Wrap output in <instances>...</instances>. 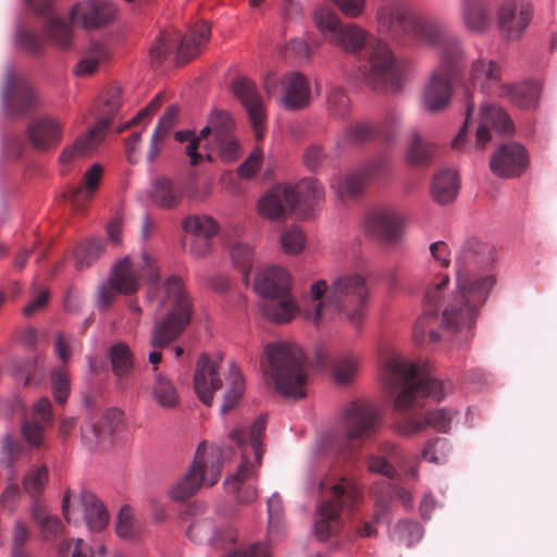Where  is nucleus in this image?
Instances as JSON below:
<instances>
[{
	"mask_svg": "<svg viewBox=\"0 0 557 557\" xmlns=\"http://www.w3.org/2000/svg\"><path fill=\"white\" fill-rule=\"evenodd\" d=\"M180 35L175 30L161 33L150 47V58L153 62L162 61L178 41Z\"/></svg>",
	"mask_w": 557,
	"mask_h": 557,
	"instance_id": "c03bdc74",
	"label": "nucleus"
},
{
	"mask_svg": "<svg viewBox=\"0 0 557 557\" xmlns=\"http://www.w3.org/2000/svg\"><path fill=\"white\" fill-rule=\"evenodd\" d=\"M326 107L334 119H345L349 113V100L338 87H332L327 91Z\"/></svg>",
	"mask_w": 557,
	"mask_h": 557,
	"instance_id": "37998d69",
	"label": "nucleus"
},
{
	"mask_svg": "<svg viewBox=\"0 0 557 557\" xmlns=\"http://www.w3.org/2000/svg\"><path fill=\"white\" fill-rule=\"evenodd\" d=\"M81 505L87 527L90 531L103 530L109 521V513L103 504L90 492L81 493Z\"/></svg>",
	"mask_w": 557,
	"mask_h": 557,
	"instance_id": "cd10ccee",
	"label": "nucleus"
},
{
	"mask_svg": "<svg viewBox=\"0 0 557 557\" xmlns=\"http://www.w3.org/2000/svg\"><path fill=\"white\" fill-rule=\"evenodd\" d=\"M139 270L148 278L147 290L150 285H162L169 278L166 277L163 282H159L160 270L156 260L147 252H143L140 264L133 263L129 257H125L117 261L111 271L109 280L119 293L125 295L134 294L138 290L140 285Z\"/></svg>",
	"mask_w": 557,
	"mask_h": 557,
	"instance_id": "0eeeda50",
	"label": "nucleus"
},
{
	"mask_svg": "<svg viewBox=\"0 0 557 557\" xmlns=\"http://www.w3.org/2000/svg\"><path fill=\"white\" fill-rule=\"evenodd\" d=\"M233 91L247 110L257 136L261 137L265 114L256 85L247 78H238L233 83Z\"/></svg>",
	"mask_w": 557,
	"mask_h": 557,
	"instance_id": "dca6fc26",
	"label": "nucleus"
},
{
	"mask_svg": "<svg viewBox=\"0 0 557 557\" xmlns=\"http://www.w3.org/2000/svg\"><path fill=\"white\" fill-rule=\"evenodd\" d=\"M183 228L193 235L190 251L196 257H202L210 252V239L219 232V223L210 215H189L183 221Z\"/></svg>",
	"mask_w": 557,
	"mask_h": 557,
	"instance_id": "4468645a",
	"label": "nucleus"
},
{
	"mask_svg": "<svg viewBox=\"0 0 557 557\" xmlns=\"http://www.w3.org/2000/svg\"><path fill=\"white\" fill-rule=\"evenodd\" d=\"M28 133L35 147L39 149H47L60 143L62 137V125L54 119L45 117L33 123Z\"/></svg>",
	"mask_w": 557,
	"mask_h": 557,
	"instance_id": "a878e982",
	"label": "nucleus"
},
{
	"mask_svg": "<svg viewBox=\"0 0 557 557\" xmlns=\"http://www.w3.org/2000/svg\"><path fill=\"white\" fill-rule=\"evenodd\" d=\"M211 37V27L207 23H201L191 27L183 38H181L177 49L178 59L188 61L197 57L207 46Z\"/></svg>",
	"mask_w": 557,
	"mask_h": 557,
	"instance_id": "393cba45",
	"label": "nucleus"
},
{
	"mask_svg": "<svg viewBox=\"0 0 557 557\" xmlns=\"http://www.w3.org/2000/svg\"><path fill=\"white\" fill-rule=\"evenodd\" d=\"M290 285L292 275L286 269L278 265L261 269L253 283L255 290L259 293L263 299L289 292Z\"/></svg>",
	"mask_w": 557,
	"mask_h": 557,
	"instance_id": "f3484780",
	"label": "nucleus"
},
{
	"mask_svg": "<svg viewBox=\"0 0 557 557\" xmlns=\"http://www.w3.org/2000/svg\"><path fill=\"white\" fill-rule=\"evenodd\" d=\"M245 391V383L240 370L232 363L228 371V387L221 406L223 412L231 410L236 406Z\"/></svg>",
	"mask_w": 557,
	"mask_h": 557,
	"instance_id": "e433bc0d",
	"label": "nucleus"
},
{
	"mask_svg": "<svg viewBox=\"0 0 557 557\" xmlns=\"http://www.w3.org/2000/svg\"><path fill=\"white\" fill-rule=\"evenodd\" d=\"M209 124L212 126L214 138H220L227 135L226 132L233 126V120L225 111H214L209 119Z\"/></svg>",
	"mask_w": 557,
	"mask_h": 557,
	"instance_id": "680f3d73",
	"label": "nucleus"
},
{
	"mask_svg": "<svg viewBox=\"0 0 557 557\" xmlns=\"http://www.w3.org/2000/svg\"><path fill=\"white\" fill-rule=\"evenodd\" d=\"M295 208V199L286 185L272 187L258 201V213L268 220L277 221L286 215L288 209Z\"/></svg>",
	"mask_w": 557,
	"mask_h": 557,
	"instance_id": "a211bd4d",
	"label": "nucleus"
},
{
	"mask_svg": "<svg viewBox=\"0 0 557 557\" xmlns=\"http://www.w3.org/2000/svg\"><path fill=\"white\" fill-rule=\"evenodd\" d=\"M221 360H213L201 356L197 362L194 374V386L199 399L211 406L216 391L222 386L220 376Z\"/></svg>",
	"mask_w": 557,
	"mask_h": 557,
	"instance_id": "ddd939ff",
	"label": "nucleus"
},
{
	"mask_svg": "<svg viewBox=\"0 0 557 557\" xmlns=\"http://www.w3.org/2000/svg\"><path fill=\"white\" fill-rule=\"evenodd\" d=\"M284 86L283 104L288 109H301L311 101L308 79L298 72L286 74L282 79Z\"/></svg>",
	"mask_w": 557,
	"mask_h": 557,
	"instance_id": "4be33fe9",
	"label": "nucleus"
},
{
	"mask_svg": "<svg viewBox=\"0 0 557 557\" xmlns=\"http://www.w3.org/2000/svg\"><path fill=\"white\" fill-rule=\"evenodd\" d=\"M370 290L366 278L346 273L333 280L313 282L309 289L310 304L304 309V319L314 325L346 321L359 329L366 314Z\"/></svg>",
	"mask_w": 557,
	"mask_h": 557,
	"instance_id": "f03ea898",
	"label": "nucleus"
},
{
	"mask_svg": "<svg viewBox=\"0 0 557 557\" xmlns=\"http://www.w3.org/2000/svg\"><path fill=\"white\" fill-rule=\"evenodd\" d=\"M252 445L253 460L247 456L245 450L243 460L235 472L228 474L224 480L227 493L232 494L243 505L250 504L258 497V470L262 465V451L257 440H253Z\"/></svg>",
	"mask_w": 557,
	"mask_h": 557,
	"instance_id": "6e6552de",
	"label": "nucleus"
},
{
	"mask_svg": "<svg viewBox=\"0 0 557 557\" xmlns=\"http://www.w3.org/2000/svg\"><path fill=\"white\" fill-rule=\"evenodd\" d=\"M280 245L284 253L288 256H297L301 253L306 247V238L301 230L292 226L282 232L280 236Z\"/></svg>",
	"mask_w": 557,
	"mask_h": 557,
	"instance_id": "a19ab883",
	"label": "nucleus"
},
{
	"mask_svg": "<svg viewBox=\"0 0 557 557\" xmlns=\"http://www.w3.org/2000/svg\"><path fill=\"white\" fill-rule=\"evenodd\" d=\"M59 557H94L92 548L82 539H65L57 545Z\"/></svg>",
	"mask_w": 557,
	"mask_h": 557,
	"instance_id": "a18cd8bd",
	"label": "nucleus"
},
{
	"mask_svg": "<svg viewBox=\"0 0 557 557\" xmlns=\"http://www.w3.org/2000/svg\"><path fill=\"white\" fill-rule=\"evenodd\" d=\"M103 59L104 52L99 48L96 54L88 55L77 63L75 66L76 75L86 76L92 74Z\"/></svg>",
	"mask_w": 557,
	"mask_h": 557,
	"instance_id": "69168bd1",
	"label": "nucleus"
},
{
	"mask_svg": "<svg viewBox=\"0 0 557 557\" xmlns=\"http://www.w3.org/2000/svg\"><path fill=\"white\" fill-rule=\"evenodd\" d=\"M513 129L510 117L500 107L484 104L476 129V146L483 149L496 135H510Z\"/></svg>",
	"mask_w": 557,
	"mask_h": 557,
	"instance_id": "f8f14e48",
	"label": "nucleus"
},
{
	"mask_svg": "<svg viewBox=\"0 0 557 557\" xmlns=\"http://www.w3.org/2000/svg\"><path fill=\"white\" fill-rule=\"evenodd\" d=\"M149 389L153 401L160 407L172 409L180 404L176 386L164 375H157Z\"/></svg>",
	"mask_w": 557,
	"mask_h": 557,
	"instance_id": "2f4dec72",
	"label": "nucleus"
},
{
	"mask_svg": "<svg viewBox=\"0 0 557 557\" xmlns=\"http://www.w3.org/2000/svg\"><path fill=\"white\" fill-rule=\"evenodd\" d=\"M437 317L432 312L420 315L413 326V338L419 344L435 343L440 339L436 332Z\"/></svg>",
	"mask_w": 557,
	"mask_h": 557,
	"instance_id": "4c0bfd02",
	"label": "nucleus"
},
{
	"mask_svg": "<svg viewBox=\"0 0 557 557\" xmlns=\"http://www.w3.org/2000/svg\"><path fill=\"white\" fill-rule=\"evenodd\" d=\"M102 174L103 168L101 164H91L84 173L82 183L72 188V197H82L85 200L92 198L101 183Z\"/></svg>",
	"mask_w": 557,
	"mask_h": 557,
	"instance_id": "c9c22d12",
	"label": "nucleus"
},
{
	"mask_svg": "<svg viewBox=\"0 0 557 557\" xmlns=\"http://www.w3.org/2000/svg\"><path fill=\"white\" fill-rule=\"evenodd\" d=\"M360 362L356 357H346L338 360L333 367V377L338 384L349 383L358 373Z\"/></svg>",
	"mask_w": 557,
	"mask_h": 557,
	"instance_id": "09e8293b",
	"label": "nucleus"
},
{
	"mask_svg": "<svg viewBox=\"0 0 557 557\" xmlns=\"http://www.w3.org/2000/svg\"><path fill=\"white\" fill-rule=\"evenodd\" d=\"M261 367L272 376L275 389L282 396L290 399L305 397L307 372L304 354L297 345L285 342L267 345Z\"/></svg>",
	"mask_w": 557,
	"mask_h": 557,
	"instance_id": "39448f33",
	"label": "nucleus"
},
{
	"mask_svg": "<svg viewBox=\"0 0 557 557\" xmlns=\"http://www.w3.org/2000/svg\"><path fill=\"white\" fill-rule=\"evenodd\" d=\"M465 23L472 32H482L488 25L485 8L481 3H473L465 11Z\"/></svg>",
	"mask_w": 557,
	"mask_h": 557,
	"instance_id": "3c124183",
	"label": "nucleus"
},
{
	"mask_svg": "<svg viewBox=\"0 0 557 557\" xmlns=\"http://www.w3.org/2000/svg\"><path fill=\"white\" fill-rule=\"evenodd\" d=\"M116 293L119 292L113 287L110 280L100 284L96 295L97 309L100 311L108 310L114 302Z\"/></svg>",
	"mask_w": 557,
	"mask_h": 557,
	"instance_id": "e2e57ef3",
	"label": "nucleus"
},
{
	"mask_svg": "<svg viewBox=\"0 0 557 557\" xmlns=\"http://www.w3.org/2000/svg\"><path fill=\"white\" fill-rule=\"evenodd\" d=\"M331 494L333 498L323 503L318 508V519L314 524V532L322 541L326 540L334 531L337 530V518L343 508L342 498H350L352 496V491L343 481L332 485Z\"/></svg>",
	"mask_w": 557,
	"mask_h": 557,
	"instance_id": "9b49d317",
	"label": "nucleus"
},
{
	"mask_svg": "<svg viewBox=\"0 0 557 557\" xmlns=\"http://www.w3.org/2000/svg\"><path fill=\"white\" fill-rule=\"evenodd\" d=\"M433 154V147L423 143L417 132L410 134L406 159L411 165H420L428 162Z\"/></svg>",
	"mask_w": 557,
	"mask_h": 557,
	"instance_id": "58836bf2",
	"label": "nucleus"
},
{
	"mask_svg": "<svg viewBox=\"0 0 557 557\" xmlns=\"http://www.w3.org/2000/svg\"><path fill=\"white\" fill-rule=\"evenodd\" d=\"M262 314L275 323H288L299 312L296 300L289 292L261 301Z\"/></svg>",
	"mask_w": 557,
	"mask_h": 557,
	"instance_id": "5701e85b",
	"label": "nucleus"
},
{
	"mask_svg": "<svg viewBox=\"0 0 557 557\" xmlns=\"http://www.w3.org/2000/svg\"><path fill=\"white\" fill-rule=\"evenodd\" d=\"M394 536L399 543L411 546L422 539L423 529L418 522L401 521L395 527Z\"/></svg>",
	"mask_w": 557,
	"mask_h": 557,
	"instance_id": "49530a36",
	"label": "nucleus"
},
{
	"mask_svg": "<svg viewBox=\"0 0 557 557\" xmlns=\"http://www.w3.org/2000/svg\"><path fill=\"white\" fill-rule=\"evenodd\" d=\"M312 18L317 29L329 44H331L343 26L337 14L332 9L324 5L314 9Z\"/></svg>",
	"mask_w": 557,
	"mask_h": 557,
	"instance_id": "72a5a7b5",
	"label": "nucleus"
},
{
	"mask_svg": "<svg viewBox=\"0 0 557 557\" xmlns=\"http://www.w3.org/2000/svg\"><path fill=\"white\" fill-rule=\"evenodd\" d=\"M150 195L152 202L162 209H172L181 200L180 193L173 187L171 181L165 177L157 178L153 182Z\"/></svg>",
	"mask_w": 557,
	"mask_h": 557,
	"instance_id": "f704fd0d",
	"label": "nucleus"
},
{
	"mask_svg": "<svg viewBox=\"0 0 557 557\" xmlns=\"http://www.w3.org/2000/svg\"><path fill=\"white\" fill-rule=\"evenodd\" d=\"M367 40V33L356 24L343 25L336 34L331 45L342 49L347 53L359 51Z\"/></svg>",
	"mask_w": 557,
	"mask_h": 557,
	"instance_id": "7c9ffc66",
	"label": "nucleus"
},
{
	"mask_svg": "<svg viewBox=\"0 0 557 557\" xmlns=\"http://www.w3.org/2000/svg\"><path fill=\"white\" fill-rule=\"evenodd\" d=\"M453 417L454 412L445 408L431 411L425 416L429 428H433L440 431L447 430L449 423L453 420Z\"/></svg>",
	"mask_w": 557,
	"mask_h": 557,
	"instance_id": "0e129e2a",
	"label": "nucleus"
},
{
	"mask_svg": "<svg viewBox=\"0 0 557 557\" xmlns=\"http://www.w3.org/2000/svg\"><path fill=\"white\" fill-rule=\"evenodd\" d=\"M494 261L491 246L479 240H470L462 246L456 257L457 292L453 302L443 311L444 329L463 331L471 327L478 315L479 306L483 305L496 284L494 275L478 276L474 270Z\"/></svg>",
	"mask_w": 557,
	"mask_h": 557,
	"instance_id": "f257e3e1",
	"label": "nucleus"
},
{
	"mask_svg": "<svg viewBox=\"0 0 557 557\" xmlns=\"http://www.w3.org/2000/svg\"><path fill=\"white\" fill-rule=\"evenodd\" d=\"M111 362L114 373L122 377L133 368V356L125 343H117L110 350Z\"/></svg>",
	"mask_w": 557,
	"mask_h": 557,
	"instance_id": "ea45409f",
	"label": "nucleus"
},
{
	"mask_svg": "<svg viewBox=\"0 0 557 557\" xmlns=\"http://www.w3.org/2000/svg\"><path fill=\"white\" fill-rule=\"evenodd\" d=\"M109 124V117L100 119L85 137L77 139L73 146L67 147L62 151L60 154V162L63 165H67L92 152L103 141L106 129Z\"/></svg>",
	"mask_w": 557,
	"mask_h": 557,
	"instance_id": "6ab92c4d",
	"label": "nucleus"
},
{
	"mask_svg": "<svg viewBox=\"0 0 557 557\" xmlns=\"http://www.w3.org/2000/svg\"><path fill=\"white\" fill-rule=\"evenodd\" d=\"M429 424L426 418H409L395 423L394 430L401 436H411L423 432Z\"/></svg>",
	"mask_w": 557,
	"mask_h": 557,
	"instance_id": "052dcab7",
	"label": "nucleus"
},
{
	"mask_svg": "<svg viewBox=\"0 0 557 557\" xmlns=\"http://www.w3.org/2000/svg\"><path fill=\"white\" fill-rule=\"evenodd\" d=\"M459 191V177L455 171H443L433 181L432 195L440 203L453 201Z\"/></svg>",
	"mask_w": 557,
	"mask_h": 557,
	"instance_id": "473e14b6",
	"label": "nucleus"
},
{
	"mask_svg": "<svg viewBox=\"0 0 557 557\" xmlns=\"http://www.w3.org/2000/svg\"><path fill=\"white\" fill-rule=\"evenodd\" d=\"M48 482V470L46 467H35L30 469L23 479V487L29 495H36Z\"/></svg>",
	"mask_w": 557,
	"mask_h": 557,
	"instance_id": "8fccbe9b",
	"label": "nucleus"
},
{
	"mask_svg": "<svg viewBox=\"0 0 557 557\" xmlns=\"http://www.w3.org/2000/svg\"><path fill=\"white\" fill-rule=\"evenodd\" d=\"M362 187L363 182L357 175L336 177L331 181V188L334 189L339 197H354Z\"/></svg>",
	"mask_w": 557,
	"mask_h": 557,
	"instance_id": "603ef678",
	"label": "nucleus"
},
{
	"mask_svg": "<svg viewBox=\"0 0 557 557\" xmlns=\"http://www.w3.org/2000/svg\"><path fill=\"white\" fill-rule=\"evenodd\" d=\"M377 412L373 407L361 406L351 411L345 423V434L349 440H356L374 428Z\"/></svg>",
	"mask_w": 557,
	"mask_h": 557,
	"instance_id": "bb28decb",
	"label": "nucleus"
},
{
	"mask_svg": "<svg viewBox=\"0 0 557 557\" xmlns=\"http://www.w3.org/2000/svg\"><path fill=\"white\" fill-rule=\"evenodd\" d=\"M116 533L121 537H131L136 533L135 516L131 507L123 506L117 515Z\"/></svg>",
	"mask_w": 557,
	"mask_h": 557,
	"instance_id": "4d7b16f0",
	"label": "nucleus"
},
{
	"mask_svg": "<svg viewBox=\"0 0 557 557\" xmlns=\"http://www.w3.org/2000/svg\"><path fill=\"white\" fill-rule=\"evenodd\" d=\"M51 384L54 400L60 405H64L71 392L70 379L67 373L63 370L52 371Z\"/></svg>",
	"mask_w": 557,
	"mask_h": 557,
	"instance_id": "864d4df0",
	"label": "nucleus"
},
{
	"mask_svg": "<svg viewBox=\"0 0 557 557\" xmlns=\"http://www.w3.org/2000/svg\"><path fill=\"white\" fill-rule=\"evenodd\" d=\"M448 445L443 438H435L426 444L422 450V457L433 463H441L447 459Z\"/></svg>",
	"mask_w": 557,
	"mask_h": 557,
	"instance_id": "6e6d98bb",
	"label": "nucleus"
},
{
	"mask_svg": "<svg viewBox=\"0 0 557 557\" xmlns=\"http://www.w3.org/2000/svg\"><path fill=\"white\" fill-rule=\"evenodd\" d=\"M347 17H358L366 9V0H332Z\"/></svg>",
	"mask_w": 557,
	"mask_h": 557,
	"instance_id": "338daca9",
	"label": "nucleus"
},
{
	"mask_svg": "<svg viewBox=\"0 0 557 557\" xmlns=\"http://www.w3.org/2000/svg\"><path fill=\"white\" fill-rule=\"evenodd\" d=\"M116 12L110 2L85 1L72 9V18L86 28L98 27L113 20Z\"/></svg>",
	"mask_w": 557,
	"mask_h": 557,
	"instance_id": "aec40b11",
	"label": "nucleus"
},
{
	"mask_svg": "<svg viewBox=\"0 0 557 557\" xmlns=\"http://www.w3.org/2000/svg\"><path fill=\"white\" fill-rule=\"evenodd\" d=\"M530 158L524 146L510 143L500 146L491 157V171L498 177L520 176L529 166Z\"/></svg>",
	"mask_w": 557,
	"mask_h": 557,
	"instance_id": "1a4fd4ad",
	"label": "nucleus"
},
{
	"mask_svg": "<svg viewBox=\"0 0 557 557\" xmlns=\"http://www.w3.org/2000/svg\"><path fill=\"white\" fill-rule=\"evenodd\" d=\"M221 456L219 447L200 443L189 470L172 486L171 499L182 502L194 496L201 485H214L221 475Z\"/></svg>",
	"mask_w": 557,
	"mask_h": 557,
	"instance_id": "423d86ee",
	"label": "nucleus"
},
{
	"mask_svg": "<svg viewBox=\"0 0 557 557\" xmlns=\"http://www.w3.org/2000/svg\"><path fill=\"white\" fill-rule=\"evenodd\" d=\"M376 18L381 28L394 33H408L416 27L413 14L399 5H384L379 9Z\"/></svg>",
	"mask_w": 557,
	"mask_h": 557,
	"instance_id": "b1692460",
	"label": "nucleus"
},
{
	"mask_svg": "<svg viewBox=\"0 0 557 557\" xmlns=\"http://www.w3.org/2000/svg\"><path fill=\"white\" fill-rule=\"evenodd\" d=\"M470 79L473 85H479L482 91L498 97L510 95L513 89L500 82V71L492 60L480 59L473 62Z\"/></svg>",
	"mask_w": 557,
	"mask_h": 557,
	"instance_id": "2eb2a0df",
	"label": "nucleus"
},
{
	"mask_svg": "<svg viewBox=\"0 0 557 557\" xmlns=\"http://www.w3.org/2000/svg\"><path fill=\"white\" fill-rule=\"evenodd\" d=\"M371 72L374 75H382L392 69L393 55L384 42H376L369 57Z\"/></svg>",
	"mask_w": 557,
	"mask_h": 557,
	"instance_id": "79ce46f5",
	"label": "nucleus"
},
{
	"mask_svg": "<svg viewBox=\"0 0 557 557\" xmlns=\"http://www.w3.org/2000/svg\"><path fill=\"white\" fill-rule=\"evenodd\" d=\"M146 305L156 317L148 360L157 366L162 360L161 349L174 342L190 322L193 306L185 283L177 275H170L162 285H150Z\"/></svg>",
	"mask_w": 557,
	"mask_h": 557,
	"instance_id": "7ed1b4c3",
	"label": "nucleus"
},
{
	"mask_svg": "<svg viewBox=\"0 0 557 557\" xmlns=\"http://www.w3.org/2000/svg\"><path fill=\"white\" fill-rule=\"evenodd\" d=\"M33 517L45 537L55 536L62 532L63 525L60 519L45 509L35 508Z\"/></svg>",
	"mask_w": 557,
	"mask_h": 557,
	"instance_id": "de8ad7c7",
	"label": "nucleus"
},
{
	"mask_svg": "<svg viewBox=\"0 0 557 557\" xmlns=\"http://www.w3.org/2000/svg\"><path fill=\"white\" fill-rule=\"evenodd\" d=\"M123 421V412L117 408L108 409L100 418L99 430L88 424L82 428V437L87 444H92L100 435L112 434L120 429Z\"/></svg>",
	"mask_w": 557,
	"mask_h": 557,
	"instance_id": "c756f323",
	"label": "nucleus"
},
{
	"mask_svg": "<svg viewBox=\"0 0 557 557\" xmlns=\"http://www.w3.org/2000/svg\"><path fill=\"white\" fill-rule=\"evenodd\" d=\"M263 161V151L261 148L256 147L247 159L239 165L238 174L244 178H251L261 169Z\"/></svg>",
	"mask_w": 557,
	"mask_h": 557,
	"instance_id": "bf43d9fd",
	"label": "nucleus"
},
{
	"mask_svg": "<svg viewBox=\"0 0 557 557\" xmlns=\"http://www.w3.org/2000/svg\"><path fill=\"white\" fill-rule=\"evenodd\" d=\"M224 557H271L267 542H256L242 545Z\"/></svg>",
	"mask_w": 557,
	"mask_h": 557,
	"instance_id": "13d9d810",
	"label": "nucleus"
},
{
	"mask_svg": "<svg viewBox=\"0 0 557 557\" xmlns=\"http://www.w3.org/2000/svg\"><path fill=\"white\" fill-rule=\"evenodd\" d=\"M22 434L32 446H39L44 440V429L37 422H25L22 425Z\"/></svg>",
	"mask_w": 557,
	"mask_h": 557,
	"instance_id": "774afa93",
	"label": "nucleus"
},
{
	"mask_svg": "<svg viewBox=\"0 0 557 557\" xmlns=\"http://www.w3.org/2000/svg\"><path fill=\"white\" fill-rule=\"evenodd\" d=\"M450 99V87L445 72H435L426 83L421 104L425 111L437 112L444 109Z\"/></svg>",
	"mask_w": 557,
	"mask_h": 557,
	"instance_id": "412c9836",
	"label": "nucleus"
},
{
	"mask_svg": "<svg viewBox=\"0 0 557 557\" xmlns=\"http://www.w3.org/2000/svg\"><path fill=\"white\" fill-rule=\"evenodd\" d=\"M531 18L529 4L522 0H507L498 10L497 26L504 38L515 40L523 35Z\"/></svg>",
	"mask_w": 557,
	"mask_h": 557,
	"instance_id": "9d476101",
	"label": "nucleus"
},
{
	"mask_svg": "<svg viewBox=\"0 0 557 557\" xmlns=\"http://www.w3.org/2000/svg\"><path fill=\"white\" fill-rule=\"evenodd\" d=\"M219 157L225 162L235 161L240 154L239 141L231 135H224L215 138Z\"/></svg>",
	"mask_w": 557,
	"mask_h": 557,
	"instance_id": "5fc2aeb1",
	"label": "nucleus"
},
{
	"mask_svg": "<svg viewBox=\"0 0 557 557\" xmlns=\"http://www.w3.org/2000/svg\"><path fill=\"white\" fill-rule=\"evenodd\" d=\"M295 199V207L304 205L312 207L319 205L324 198L323 186L313 178H304L294 185H286Z\"/></svg>",
	"mask_w": 557,
	"mask_h": 557,
	"instance_id": "c85d7f7f",
	"label": "nucleus"
},
{
	"mask_svg": "<svg viewBox=\"0 0 557 557\" xmlns=\"http://www.w3.org/2000/svg\"><path fill=\"white\" fill-rule=\"evenodd\" d=\"M383 380L394 394V406L400 410L420 406L423 397L441 400L451 392L449 382L425 379L418 364L398 355L388 360Z\"/></svg>",
	"mask_w": 557,
	"mask_h": 557,
	"instance_id": "20e7f679",
	"label": "nucleus"
}]
</instances>
